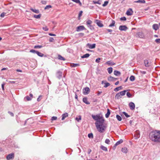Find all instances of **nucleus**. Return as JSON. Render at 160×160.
Segmentation results:
<instances>
[{
  "label": "nucleus",
  "instance_id": "49",
  "mask_svg": "<svg viewBox=\"0 0 160 160\" xmlns=\"http://www.w3.org/2000/svg\"><path fill=\"white\" fill-rule=\"evenodd\" d=\"M38 51H36L32 49L30 50V52L34 53H37Z\"/></svg>",
  "mask_w": 160,
  "mask_h": 160
},
{
  "label": "nucleus",
  "instance_id": "61",
  "mask_svg": "<svg viewBox=\"0 0 160 160\" xmlns=\"http://www.w3.org/2000/svg\"><path fill=\"white\" fill-rule=\"evenodd\" d=\"M82 12H83L82 11H80L79 15H78L79 17H80L82 16Z\"/></svg>",
  "mask_w": 160,
  "mask_h": 160
},
{
  "label": "nucleus",
  "instance_id": "60",
  "mask_svg": "<svg viewBox=\"0 0 160 160\" xmlns=\"http://www.w3.org/2000/svg\"><path fill=\"white\" fill-rule=\"evenodd\" d=\"M57 118V117L53 116L51 120H56Z\"/></svg>",
  "mask_w": 160,
  "mask_h": 160
},
{
  "label": "nucleus",
  "instance_id": "3",
  "mask_svg": "<svg viewBox=\"0 0 160 160\" xmlns=\"http://www.w3.org/2000/svg\"><path fill=\"white\" fill-rule=\"evenodd\" d=\"M136 38H143L144 35L142 32H139L137 33L135 35Z\"/></svg>",
  "mask_w": 160,
  "mask_h": 160
},
{
  "label": "nucleus",
  "instance_id": "64",
  "mask_svg": "<svg viewBox=\"0 0 160 160\" xmlns=\"http://www.w3.org/2000/svg\"><path fill=\"white\" fill-rule=\"evenodd\" d=\"M8 113L9 114L11 115V116H12V117H13L14 116V114L12 112H11L10 111H8Z\"/></svg>",
  "mask_w": 160,
  "mask_h": 160
},
{
  "label": "nucleus",
  "instance_id": "33",
  "mask_svg": "<svg viewBox=\"0 0 160 160\" xmlns=\"http://www.w3.org/2000/svg\"><path fill=\"white\" fill-rule=\"evenodd\" d=\"M93 2L94 4L97 3V4H98L100 5L101 3V0H98L97 1H93Z\"/></svg>",
  "mask_w": 160,
  "mask_h": 160
},
{
  "label": "nucleus",
  "instance_id": "2",
  "mask_svg": "<svg viewBox=\"0 0 160 160\" xmlns=\"http://www.w3.org/2000/svg\"><path fill=\"white\" fill-rule=\"evenodd\" d=\"M149 137L152 141L160 142V131H155L151 132L149 134Z\"/></svg>",
  "mask_w": 160,
  "mask_h": 160
},
{
  "label": "nucleus",
  "instance_id": "5",
  "mask_svg": "<svg viewBox=\"0 0 160 160\" xmlns=\"http://www.w3.org/2000/svg\"><path fill=\"white\" fill-rule=\"evenodd\" d=\"M92 118L96 121H97L98 120L100 119L102 117L100 116V115L98 114L96 115H92Z\"/></svg>",
  "mask_w": 160,
  "mask_h": 160
},
{
  "label": "nucleus",
  "instance_id": "11",
  "mask_svg": "<svg viewBox=\"0 0 160 160\" xmlns=\"http://www.w3.org/2000/svg\"><path fill=\"white\" fill-rule=\"evenodd\" d=\"M129 106L130 109L131 110H134L135 108V105L134 103L132 102H130L129 104Z\"/></svg>",
  "mask_w": 160,
  "mask_h": 160
},
{
  "label": "nucleus",
  "instance_id": "26",
  "mask_svg": "<svg viewBox=\"0 0 160 160\" xmlns=\"http://www.w3.org/2000/svg\"><path fill=\"white\" fill-rule=\"evenodd\" d=\"M30 9L33 12L35 13H38L39 12V10H37L35 9H33L32 8H30Z\"/></svg>",
  "mask_w": 160,
  "mask_h": 160
},
{
  "label": "nucleus",
  "instance_id": "13",
  "mask_svg": "<svg viewBox=\"0 0 160 160\" xmlns=\"http://www.w3.org/2000/svg\"><path fill=\"white\" fill-rule=\"evenodd\" d=\"M62 72L60 71H58L56 73V76L59 79H60L62 77Z\"/></svg>",
  "mask_w": 160,
  "mask_h": 160
},
{
  "label": "nucleus",
  "instance_id": "41",
  "mask_svg": "<svg viewBox=\"0 0 160 160\" xmlns=\"http://www.w3.org/2000/svg\"><path fill=\"white\" fill-rule=\"evenodd\" d=\"M88 137L90 138H93V134L92 133L88 134Z\"/></svg>",
  "mask_w": 160,
  "mask_h": 160
},
{
  "label": "nucleus",
  "instance_id": "36",
  "mask_svg": "<svg viewBox=\"0 0 160 160\" xmlns=\"http://www.w3.org/2000/svg\"><path fill=\"white\" fill-rule=\"evenodd\" d=\"M41 16V14H39L38 15H34V17L37 19H39L40 18Z\"/></svg>",
  "mask_w": 160,
  "mask_h": 160
},
{
  "label": "nucleus",
  "instance_id": "55",
  "mask_svg": "<svg viewBox=\"0 0 160 160\" xmlns=\"http://www.w3.org/2000/svg\"><path fill=\"white\" fill-rule=\"evenodd\" d=\"M76 120L78 121L79 122V121L80 120H81V116H80L79 117V118L76 117L75 118Z\"/></svg>",
  "mask_w": 160,
  "mask_h": 160
},
{
  "label": "nucleus",
  "instance_id": "18",
  "mask_svg": "<svg viewBox=\"0 0 160 160\" xmlns=\"http://www.w3.org/2000/svg\"><path fill=\"white\" fill-rule=\"evenodd\" d=\"M118 79V78L110 76L108 78V80L109 81H114Z\"/></svg>",
  "mask_w": 160,
  "mask_h": 160
},
{
  "label": "nucleus",
  "instance_id": "4",
  "mask_svg": "<svg viewBox=\"0 0 160 160\" xmlns=\"http://www.w3.org/2000/svg\"><path fill=\"white\" fill-rule=\"evenodd\" d=\"M94 22L100 27H102L103 26V25L101 21L98 19H96L95 20Z\"/></svg>",
  "mask_w": 160,
  "mask_h": 160
},
{
  "label": "nucleus",
  "instance_id": "59",
  "mask_svg": "<svg viewBox=\"0 0 160 160\" xmlns=\"http://www.w3.org/2000/svg\"><path fill=\"white\" fill-rule=\"evenodd\" d=\"M155 42L157 43H160V38L157 39L155 40Z\"/></svg>",
  "mask_w": 160,
  "mask_h": 160
},
{
  "label": "nucleus",
  "instance_id": "29",
  "mask_svg": "<svg viewBox=\"0 0 160 160\" xmlns=\"http://www.w3.org/2000/svg\"><path fill=\"white\" fill-rule=\"evenodd\" d=\"M89 56L90 54L89 53H86L81 56V58H87Z\"/></svg>",
  "mask_w": 160,
  "mask_h": 160
},
{
  "label": "nucleus",
  "instance_id": "30",
  "mask_svg": "<svg viewBox=\"0 0 160 160\" xmlns=\"http://www.w3.org/2000/svg\"><path fill=\"white\" fill-rule=\"evenodd\" d=\"M92 23V22L90 20H89V19L88 20L86 21V24H87V25H88H88H91Z\"/></svg>",
  "mask_w": 160,
  "mask_h": 160
},
{
  "label": "nucleus",
  "instance_id": "58",
  "mask_svg": "<svg viewBox=\"0 0 160 160\" xmlns=\"http://www.w3.org/2000/svg\"><path fill=\"white\" fill-rule=\"evenodd\" d=\"M5 84V83L4 82H3L2 84V90L4 91V86Z\"/></svg>",
  "mask_w": 160,
  "mask_h": 160
},
{
  "label": "nucleus",
  "instance_id": "22",
  "mask_svg": "<svg viewBox=\"0 0 160 160\" xmlns=\"http://www.w3.org/2000/svg\"><path fill=\"white\" fill-rule=\"evenodd\" d=\"M121 95L120 92L117 93L115 97V98L117 99H118L119 98H121Z\"/></svg>",
  "mask_w": 160,
  "mask_h": 160
},
{
  "label": "nucleus",
  "instance_id": "16",
  "mask_svg": "<svg viewBox=\"0 0 160 160\" xmlns=\"http://www.w3.org/2000/svg\"><path fill=\"white\" fill-rule=\"evenodd\" d=\"M105 64L111 66L114 65L116 64L115 63L111 61H108L106 62L105 63Z\"/></svg>",
  "mask_w": 160,
  "mask_h": 160
},
{
  "label": "nucleus",
  "instance_id": "10",
  "mask_svg": "<svg viewBox=\"0 0 160 160\" xmlns=\"http://www.w3.org/2000/svg\"><path fill=\"white\" fill-rule=\"evenodd\" d=\"M133 11L131 8H129L127 11L126 14L128 16H131L133 14Z\"/></svg>",
  "mask_w": 160,
  "mask_h": 160
},
{
  "label": "nucleus",
  "instance_id": "15",
  "mask_svg": "<svg viewBox=\"0 0 160 160\" xmlns=\"http://www.w3.org/2000/svg\"><path fill=\"white\" fill-rule=\"evenodd\" d=\"M123 142V140L122 139H121L120 140L115 143L113 147L115 148L117 146L122 143Z\"/></svg>",
  "mask_w": 160,
  "mask_h": 160
},
{
  "label": "nucleus",
  "instance_id": "14",
  "mask_svg": "<svg viewBox=\"0 0 160 160\" xmlns=\"http://www.w3.org/2000/svg\"><path fill=\"white\" fill-rule=\"evenodd\" d=\"M144 63L146 67H149L150 66L151 63L149 62V61L147 60H145L144 61Z\"/></svg>",
  "mask_w": 160,
  "mask_h": 160
},
{
  "label": "nucleus",
  "instance_id": "62",
  "mask_svg": "<svg viewBox=\"0 0 160 160\" xmlns=\"http://www.w3.org/2000/svg\"><path fill=\"white\" fill-rule=\"evenodd\" d=\"M54 39L53 38L51 37L49 38V41L50 42H52L54 41Z\"/></svg>",
  "mask_w": 160,
  "mask_h": 160
},
{
  "label": "nucleus",
  "instance_id": "57",
  "mask_svg": "<svg viewBox=\"0 0 160 160\" xmlns=\"http://www.w3.org/2000/svg\"><path fill=\"white\" fill-rule=\"evenodd\" d=\"M42 29L45 31H48V28L46 26H45L44 27H43Z\"/></svg>",
  "mask_w": 160,
  "mask_h": 160
},
{
  "label": "nucleus",
  "instance_id": "40",
  "mask_svg": "<svg viewBox=\"0 0 160 160\" xmlns=\"http://www.w3.org/2000/svg\"><path fill=\"white\" fill-rule=\"evenodd\" d=\"M135 77L134 76L132 75L130 78V80L131 81H133L135 80Z\"/></svg>",
  "mask_w": 160,
  "mask_h": 160
},
{
  "label": "nucleus",
  "instance_id": "32",
  "mask_svg": "<svg viewBox=\"0 0 160 160\" xmlns=\"http://www.w3.org/2000/svg\"><path fill=\"white\" fill-rule=\"evenodd\" d=\"M122 151L125 153H127L128 152L127 148L124 147L122 148Z\"/></svg>",
  "mask_w": 160,
  "mask_h": 160
},
{
  "label": "nucleus",
  "instance_id": "35",
  "mask_svg": "<svg viewBox=\"0 0 160 160\" xmlns=\"http://www.w3.org/2000/svg\"><path fill=\"white\" fill-rule=\"evenodd\" d=\"M71 66L72 67H76L79 66H80L79 64L78 63H72L71 64Z\"/></svg>",
  "mask_w": 160,
  "mask_h": 160
},
{
  "label": "nucleus",
  "instance_id": "50",
  "mask_svg": "<svg viewBox=\"0 0 160 160\" xmlns=\"http://www.w3.org/2000/svg\"><path fill=\"white\" fill-rule=\"evenodd\" d=\"M88 27L90 28V29L92 30H93L94 29V27L91 25H88Z\"/></svg>",
  "mask_w": 160,
  "mask_h": 160
},
{
  "label": "nucleus",
  "instance_id": "39",
  "mask_svg": "<svg viewBox=\"0 0 160 160\" xmlns=\"http://www.w3.org/2000/svg\"><path fill=\"white\" fill-rule=\"evenodd\" d=\"M116 118L119 121H120L122 120V118L120 116L118 115H116Z\"/></svg>",
  "mask_w": 160,
  "mask_h": 160
},
{
  "label": "nucleus",
  "instance_id": "42",
  "mask_svg": "<svg viewBox=\"0 0 160 160\" xmlns=\"http://www.w3.org/2000/svg\"><path fill=\"white\" fill-rule=\"evenodd\" d=\"M104 84L105 85L104 86V87L105 88H107L110 85V84L108 82H105Z\"/></svg>",
  "mask_w": 160,
  "mask_h": 160
},
{
  "label": "nucleus",
  "instance_id": "21",
  "mask_svg": "<svg viewBox=\"0 0 160 160\" xmlns=\"http://www.w3.org/2000/svg\"><path fill=\"white\" fill-rule=\"evenodd\" d=\"M82 100L83 102L87 104H89L90 103V102L88 101L87 98L84 97L83 98Z\"/></svg>",
  "mask_w": 160,
  "mask_h": 160
},
{
  "label": "nucleus",
  "instance_id": "47",
  "mask_svg": "<svg viewBox=\"0 0 160 160\" xmlns=\"http://www.w3.org/2000/svg\"><path fill=\"white\" fill-rule=\"evenodd\" d=\"M72 1L73 2H74L77 3H79L80 4H81L79 0H72Z\"/></svg>",
  "mask_w": 160,
  "mask_h": 160
},
{
  "label": "nucleus",
  "instance_id": "48",
  "mask_svg": "<svg viewBox=\"0 0 160 160\" xmlns=\"http://www.w3.org/2000/svg\"><path fill=\"white\" fill-rule=\"evenodd\" d=\"M42 47V46H41V45H36V46H34V48H41Z\"/></svg>",
  "mask_w": 160,
  "mask_h": 160
},
{
  "label": "nucleus",
  "instance_id": "34",
  "mask_svg": "<svg viewBox=\"0 0 160 160\" xmlns=\"http://www.w3.org/2000/svg\"><path fill=\"white\" fill-rule=\"evenodd\" d=\"M115 23V21L114 20H112V23L109 25V27H112L114 26Z\"/></svg>",
  "mask_w": 160,
  "mask_h": 160
},
{
  "label": "nucleus",
  "instance_id": "19",
  "mask_svg": "<svg viewBox=\"0 0 160 160\" xmlns=\"http://www.w3.org/2000/svg\"><path fill=\"white\" fill-rule=\"evenodd\" d=\"M134 137L136 139H137L140 137V133L139 131H137L135 134H134Z\"/></svg>",
  "mask_w": 160,
  "mask_h": 160
},
{
  "label": "nucleus",
  "instance_id": "17",
  "mask_svg": "<svg viewBox=\"0 0 160 160\" xmlns=\"http://www.w3.org/2000/svg\"><path fill=\"white\" fill-rule=\"evenodd\" d=\"M152 28L155 30H157L159 28V26L158 24H154L152 25Z\"/></svg>",
  "mask_w": 160,
  "mask_h": 160
},
{
  "label": "nucleus",
  "instance_id": "6",
  "mask_svg": "<svg viewBox=\"0 0 160 160\" xmlns=\"http://www.w3.org/2000/svg\"><path fill=\"white\" fill-rule=\"evenodd\" d=\"M14 158V153H12L9 154L7 156V159L8 160H11V159H13Z\"/></svg>",
  "mask_w": 160,
  "mask_h": 160
},
{
  "label": "nucleus",
  "instance_id": "23",
  "mask_svg": "<svg viewBox=\"0 0 160 160\" xmlns=\"http://www.w3.org/2000/svg\"><path fill=\"white\" fill-rule=\"evenodd\" d=\"M114 74L117 76H119L121 74V72L115 70L114 72Z\"/></svg>",
  "mask_w": 160,
  "mask_h": 160
},
{
  "label": "nucleus",
  "instance_id": "56",
  "mask_svg": "<svg viewBox=\"0 0 160 160\" xmlns=\"http://www.w3.org/2000/svg\"><path fill=\"white\" fill-rule=\"evenodd\" d=\"M6 14V13L5 12H2L0 16L1 17H3Z\"/></svg>",
  "mask_w": 160,
  "mask_h": 160
},
{
  "label": "nucleus",
  "instance_id": "9",
  "mask_svg": "<svg viewBox=\"0 0 160 160\" xmlns=\"http://www.w3.org/2000/svg\"><path fill=\"white\" fill-rule=\"evenodd\" d=\"M86 29L83 26H80L77 27L76 28V31L77 32H79L80 31L86 30Z\"/></svg>",
  "mask_w": 160,
  "mask_h": 160
},
{
  "label": "nucleus",
  "instance_id": "38",
  "mask_svg": "<svg viewBox=\"0 0 160 160\" xmlns=\"http://www.w3.org/2000/svg\"><path fill=\"white\" fill-rule=\"evenodd\" d=\"M127 90H125L119 92L120 93L121 96H124L125 95V93L127 92Z\"/></svg>",
  "mask_w": 160,
  "mask_h": 160
},
{
  "label": "nucleus",
  "instance_id": "52",
  "mask_svg": "<svg viewBox=\"0 0 160 160\" xmlns=\"http://www.w3.org/2000/svg\"><path fill=\"white\" fill-rule=\"evenodd\" d=\"M110 142V141L109 139H106L105 141V142L107 144H109V143Z\"/></svg>",
  "mask_w": 160,
  "mask_h": 160
},
{
  "label": "nucleus",
  "instance_id": "1",
  "mask_svg": "<svg viewBox=\"0 0 160 160\" xmlns=\"http://www.w3.org/2000/svg\"><path fill=\"white\" fill-rule=\"evenodd\" d=\"M104 121V119L102 117L100 119L95 122L97 129L101 133H102L104 131L106 128V127L103 125Z\"/></svg>",
  "mask_w": 160,
  "mask_h": 160
},
{
  "label": "nucleus",
  "instance_id": "45",
  "mask_svg": "<svg viewBox=\"0 0 160 160\" xmlns=\"http://www.w3.org/2000/svg\"><path fill=\"white\" fill-rule=\"evenodd\" d=\"M108 1H105V2H104V4H102V6L103 7H105L108 5Z\"/></svg>",
  "mask_w": 160,
  "mask_h": 160
},
{
  "label": "nucleus",
  "instance_id": "7",
  "mask_svg": "<svg viewBox=\"0 0 160 160\" xmlns=\"http://www.w3.org/2000/svg\"><path fill=\"white\" fill-rule=\"evenodd\" d=\"M119 29L121 31H126L128 28L125 25H121L119 27Z\"/></svg>",
  "mask_w": 160,
  "mask_h": 160
},
{
  "label": "nucleus",
  "instance_id": "44",
  "mask_svg": "<svg viewBox=\"0 0 160 160\" xmlns=\"http://www.w3.org/2000/svg\"><path fill=\"white\" fill-rule=\"evenodd\" d=\"M52 8V6L51 5H48L46 6L44 8L45 10L49 9Z\"/></svg>",
  "mask_w": 160,
  "mask_h": 160
},
{
  "label": "nucleus",
  "instance_id": "43",
  "mask_svg": "<svg viewBox=\"0 0 160 160\" xmlns=\"http://www.w3.org/2000/svg\"><path fill=\"white\" fill-rule=\"evenodd\" d=\"M101 148L103 151H107V148L106 147H105L104 146H101Z\"/></svg>",
  "mask_w": 160,
  "mask_h": 160
},
{
  "label": "nucleus",
  "instance_id": "24",
  "mask_svg": "<svg viewBox=\"0 0 160 160\" xmlns=\"http://www.w3.org/2000/svg\"><path fill=\"white\" fill-rule=\"evenodd\" d=\"M146 2L144 0H138L137 1H135L134 2V3H145Z\"/></svg>",
  "mask_w": 160,
  "mask_h": 160
},
{
  "label": "nucleus",
  "instance_id": "53",
  "mask_svg": "<svg viewBox=\"0 0 160 160\" xmlns=\"http://www.w3.org/2000/svg\"><path fill=\"white\" fill-rule=\"evenodd\" d=\"M25 98H26L27 101H30L31 100V98L28 96H27Z\"/></svg>",
  "mask_w": 160,
  "mask_h": 160
},
{
  "label": "nucleus",
  "instance_id": "46",
  "mask_svg": "<svg viewBox=\"0 0 160 160\" xmlns=\"http://www.w3.org/2000/svg\"><path fill=\"white\" fill-rule=\"evenodd\" d=\"M122 113L125 115L127 118H128L130 117V115H128V114L125 112H123Z\"/></svg>",
  "mask_w": 160,
  "mask_h": 160
},
{
  "label": "nucleus",
  "instance_id": "31",
  "mask_svg": "<svg viewBox=\"0 0 160 160\" xmlns=\"http://www.w3.org/2000/svg\"><path fill=\"white\" fill-rule=\"evenodd\" d=\"M108 72L109 74H111L112 71V67H110L107 69Z\"/></svg>",
  "mask_w": 160,
  "mask_h": 160
},
{
  "label": "nucleus",
  "instance_id": "12",
  "mask_svg": "<svg viewBox=\"0 0 160 160\" xmlns=\"http://www.w3.org/2000/svg\"><path fill=\"white\" fill-rule=\"evenodd\" d=\"M87 46H88L89 48L92 49L95 48L96 44L95 43H94L92 44H91L88 43L87 44Z\"/></svg>",
  "mask_w": 160,
  "mask_h": 160
},
{
  "label": "nucleus",
  "instance_id": "8",
  "mask_svg": "<svg viewBox=\"0 0 160 160\" xmlns=\"http://www.w3.org/2000/svg\"><path fill=\"white\" fill-rule=\"evenodd\" d=\"M90 92V89L88 87H86L83 89V93L85 94H88Z\"/></svg>",
  "mask_w": 160,
  "mask_h": 160
},
{
  "label": "nucleus",
  "instance_id": "25",
  "mask_svg": "<svg viewBox=\"0 0 160 160\" xmlns=\"http://www.w3.org/2000/svg\"><path fill=\"white\" fill-rule=\"evenodd\" d=\"M122 86H120L118 87H117L114 89V90L115 92H117L119 90H122Z\"/></svg>",
  "mask_w": 160,
  "mask_h": 160
},
{
  "label": "nucleus",
  "instance_id": "20",
  "mask_svg": "<svg viewBox=\"0 0 160 160\" xmlns=\"http://www.w3.org/2000/svg\"><path fill=\"white\" fill-rule=\"evenodd\" d=\"M68 113L66 112L63 114L62 115V120H64L65 118L68 117Z\"/></svg>",
  "mask_w": 160,
  "mask_h": 160
},
{
  "label": "nucleus",
  "instance_id": "27",
  "mask_svg": "<svg viewBox=\"0 0 160 160\" xmlns=\"http://www.w3.org/2000/svg\"><path fill=\"white\" fill-rule=\"evenodd\" d=\"M58 59H59V60H61L65 61L66 60V59L62 57L60 55H59L58 56Z\"/></svg>",
  "mask_w": 160,
  "mask_h": 160
},
{
  "label": "nucleus",
  "instance_id": "51",
  "mask_svg": "<svg viewBox=\"0 0 160 160\" xmlns=\"http://www.w3.org/2000/svg\"><path fill=\"white\" fill-rule=\"evenodd\" d=\"M127 95L128 98L131 97L132 96V94L129 92H127Z\"/></svg>",
  "mask_w": 160,
  "mask_h": 160
},
{
  "label": "nucleus",
  "instance_id": "28",
  "mask_svg": "<svg viewBox=\"0 0 160 160\" xmlns=\"http://www.w3.org/2000/svg\"><path fill=\"white\" fill-rule=\"evenodd\" d=\"M110 114V111L109 109H107V113L105 114V117L106 118H108Z\"/></svg>",
  "mask_w": 160,
  "mask_h": 160
},
{
  "label": "nucleus",
  "instance_id": "54",
  "mask_svg": "<svg viewBox=\"0 0 160 160\" xmlns=\"http://www.w3.org/2000/svg\"><path fill=\"white\" fill-rule=\"evenodd\" d=\"M120 20L121 21H126V18L125 17H123L120 18Z\"/></svg>",
  "mask_w": 160,
  "mask_h": 160
},
{
  "label": "nucleus",
  "instance_id": "37",
  "mask_svg": "<svg viewBox=\"0 0 160 160\" xmlns=\"http://www.w3.org/2000/svg\"><path fill=\"white\" fill-rule=\"evenodd\" d=\"M38 56L41 57H42L44 56V54L41 53L40 52H39L38 51L37 52V53H36Z\"/></svg>",
  "mask_w": 160,
  "mask_h": 160
},
{
  "label": "nucleus",
  "instance_id": "63",
  "mask_svg": "<svg viewBox=\"0 0 160 160\" xmlns=\"http://www.w3.org/2000/svg\"><path fill=\"white\" fill-rule=\"evenodd\" d=\"M100 58H98L95 61L96 62H97V63H98L100 62Z\"/></svg>",
  "mask_w": 160,
  "mask_h": 160
}]
</instances>
